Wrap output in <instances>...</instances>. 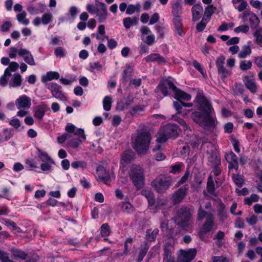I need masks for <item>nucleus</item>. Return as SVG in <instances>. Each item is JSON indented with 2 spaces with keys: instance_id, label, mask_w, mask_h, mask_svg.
Returning a JSON list of instances; mask_svg holds the SVG:
<instances>
[{
  "instance_id": "f257e3e1",
  "label": "nucleus",
  "mask_w": 262,
  "mask_h": 262,
  "mask_svg": "<svg viewBox=\"0 0 262 262\" xmlns=\"http://www.w3.org/2000/svg\"><path fill=\"white\" fill-rule=\"evenodd\" d=\"M198 104V109L204 113L195 111L191 114V118L200 126L205 129L213 130L216 127L217 122L212 114L214 110L211 105L205 97L203 93L199 92L195 99Z\"/></svg>"
},
{
  "instance_id": "f03ea898",
  "label": "nucleus",
  "mask_w": 262,
  "mask_h": 262,
  "mask_svg": "<svg viewBox=\"0 0 262 262\" xmlns=\"http://www.w3.org/2000/svg\"><path fill=\"white\" fill-rule=\"evenodd\" d=\"M191 216L189 208H181L178 210L177 215L174 217L175 222L183 229L190 232L192 230Z\"/></svg>"
},
{
  "instance_id": "7ed1b4c3",
  "label": "nucleus",
  "mask_w": 262,
  "mask_h": 262,
  "mask_svg": "<svg viewBox=\"0 0 262 262\" xmlns=\"http://www.w3.org/2000/svg\"><path fill=\"white\" fill-rule=\"evenodd\" d=\"M151 140L148 131H143L138 134L133 143V147L139 154L146 152Z\"/></svg>"
},
{
  "instance_id": "20e7f679",
  "label": "nucleus",
  "mask_w": 262,
  "mask_h": 262,
  "mask_svg": "<svg viewBox=\"0 0 262 262\" xmlns=\"http://www.w3.org/2000/svg\"><path fill=\"white\" fill-rule=\"evenodd\" d=\"M128 174L137 189L139 190L143 187L145 177L143 169L141 166L137 165H132Z\"/></svg>"
},
{
  "instance_id": "39448f33",
  "label": "nucleus",
  "mask_w": 262,
  "mask_h": 262,
  "mask_svg": "<svg viewBox=\"0 0 262 262\" xmlns=\"http://www.w3.org/2000/svg\"><path fill=\"white\" fill-rule=\"evenodd\" d=\"M172 183V178L170 176L160 175L151 183V187L158 193H165Z\"/></svg>"
},
{
  "instance_id": "423d86ee",
  "label": "nucleus",
  "mask_w": 262,
  "mask_h": 262,
  "mask_svg": "<svg viewBox=\"0 0 262 262\" xmlns=\"http://www.w3.org/2000/svg\"><path fill=\"white\" fill-rule=\"evenodd\" d=\"M225 57L223 55L218 57L215 61V64L217 69L218 74L220 75L222 79L229 77L232 74V70L227 69L225 67Z\"/></svg>"
},
{
  "instance_id": "0eeeda50",
  "label": "nucleus",
  "mask_w": 262,
  "mask_h": 262,
  "mask_svg": "<svg viewBox=\"0 0 262 262\" xmlns=\"http://www.w3.org/2000/svg\"><path fill=\"white\" fill-rule=\"evenodd\" d=\"M242 19L244 22L248 21L250 27L252 29H259L260 20L257 15L250 11H245L242 13Z\"/></svg>"
},
{
  "instance_id": "6e6552de",
  "label": "nucleus",
  "mask_w": 262,
  "mask_h": 262,
  "mask_svg": "<svg viewBox=\"0 0 262 262\" xmlns=\"http://www.w3.org/2000/svg\"><path fill=\"white\" fill-rule=\"evenodd\" d=\"M214 225V221L213 215H210L203 225L199 232V235L202 240H206L205 236L212 230Z\"/></svg>"
},
{
  "instance_id": "1a4fd4ad",
  "label": "nucleus",
  "mask_w": 262,
  "mask_h": 262,
  "mask_svg": "<svg viewBox=\"0 0 262 262\" xmlns=\"http://www.w3.org/2000/svg\"><path fill=\"white\" fill-rule=\"evenodd\" d=\"M96 14L98 16V21L102 23L105 21L107 16L106 6L105 4L96 1Z\"/></svg>"
},
{
  "instance_id": "9d476101",
  "label": "nucleus",
  "mask_w": 262,
  "mask_h": 262,
  "mask_svg": "<svg viewBox=\"0 0 262 262\" xmlns=\"http://www.w3.org/2000/svg\"><path fill=\"white\" fill-rule=\"evenodd\" d=\"M61 86L55 83H52L48 87L53 97L61 101H66L67 98L61 90Z\"/></svg>"
},
{
  "instance_id": "9b49d317",
  "label": "nucleus",
  "mask_w": 262,
  "mask_h": 262,
  "mask_svg": "<svg viewBox=\"0 0 262 262\" xmlns=\"http://www.w3.org/2000/svg\"><path fill=\"white\" fill-rule=\"evenodd\" d=\"M15 105L18 110L28 109L31 105V98L27 95H22L16 100Z\"/></svg>"
},
{
  "instance_id": "f8f14e48",
  "label": "nucleus",
  "mask_w": 262,
  "mask_h": 262,
  "mask_svg": "<svg viewBox=\"0 0 262 262\" xmlns=\"http://www.w3.org/2000/svg\"><path fill=\"white\" fill-rule=\"evenodd\" d=\"M196 251L191 249L188 251L181 250L178 259L180 262H190L195 256Z\"/></svg>"
},
{
  "instance_id": "ddd939ff",
  "label": "nucleus",
  "mask_w": 262,
  "mask_h": 262,
  "mask_svg": "<svg viewBox=\"0 0 262 262\" xmlns=\"http://www.w3.org/2000/svg\"><path fill=\"white\" fill-rule=\"evenodd\" d=\"M188 190V186L185 185L176 191L172 195V201L174 204L180 203L186 195Z\"/></svg>"
},
{
  "instance_id": "4468645a",
  "label": "nucleus",
  "mask_w": 262,
  "mask_h": 262,
  "mask_svg": "<svg viewBox=\"0 0 262 262\" xmlns=\"http://www.w3.org/2000/svg\"><path fill=\"white\" fill-rule=\"evenodd\" d=\"M225 158L228 163V168L229 169H234L238 170V165L237 156L234 153L231 151L225 155Z\"/></svg>"
},
{
  "instance_id": "2eb2a0df",
  "label": "nucleus",
  "mask_w": 262,
  "mask_h": 262,
  "mask_svg": "<svg viewBox=\"0 0 262 262\" xmlns=\"http://www.w3.org/2000/svg\"><path fill=\"white\" fill-rule=\"evenodd\" d=\"M18 54L23 57L25 61L31 66L35 65V60L31 53L26 49H20L18 50Z\"/></svg>"
},
{
  "instance_id": "dca6fc26",
  "label": "nucleus",
  "mask_w": 262,
  "mask_h": 262,
  "mask_svg": "<svg viewBox=\"0 0 262 262\" xmlns=\"http://www.w3.org/2000/svg\"><path fill=\"white\" fill-rule=\"evenodd\" d=\"M174 248L170 244H167L164 247L163 261L174 262L172 251Z\"/></svg>"
},
{
  "instance_id": "f3484780",
  "label": "nucleus",
  "mask_w": 262,
  "mask_h": 262,
  "mask_svg": "<svg viewBox=\"0 0 262 262\" xmlns=\"http://www.w3.org/2000/svg\"><path fill=\"white\" fill-rule=\"evenodd\" d=\"M159 88L164 96L168 94L167 88L172 90L173 92L177 88L173 83L169 79H165L159 85Z\"/></svg>"
},
{
  "instance_id": "a211bd4d",
  "label": "nucleus",
  "mask_w": 262,
  "mask_h": 262,
  "mask_svg": "<svg viewBox=\"0 0 262 262\" xmlns=\"http://www.w3.org/2000/svg\"><path fill=\"white\" fill-rule=\"evenodd\" d=\"M169 138H175L178 135V127L173 124H168L162 128Z\"/></svg>"
},
{
  "instance_id": "6ab92c4d",
  "label": "nucleus",
  "mask_w": 262,
  "mask_h": 262,
  "mask_svg": "<svg viewBox=\"0 0 262 262\" xmlns=\"http://www.w3.org/2000/svg\"><path fill=\"white\" fill-rule=\"evenodd\" d=\"M146 62H157L159 64H166L167 61L166 59L157 53L151 54L144 58Z\"/></svg>"
},
{
  "instance_id": "aec40b11",
  "label": "nucleus",
  "mask_w": 262,
  "mask_h": 262,
  "mask_svg": "<svg viewBox=\"0 0 262 262\" xmlns=\"http://www.w3.org/2000/svg\"><path fill=\"white\" fill-rule=\"evenodd\" d=\"M191 11L192 20L195 21L201 17L203 12V8L201 5L196 4L192 6Z\"/></svg>"
},
{
  "instance_id": "412c9836",
  "label": "nucleus",
  "mask_w": 262,
  "mask_h": 262,
  "mask_svg": "<svg viewBox=\"0 0 262 262\" xmlns=\"http://www.w3.org/2000/svg\"><path fill=\"white\" fill-rule=\"evenodd\" d=\"M46 110L45 105H37L34 108V117L39 120H41L45 115Z\"/></svg>"
},
{
  "instance_id": "4be33fe9",
  "label": "nucleus",
  "mask_w": 262,
  "mask_h": 262,
  "mask_svg": "<svg viewBox=\"0 0 262 262\" xmlns=\"http://www.w3.org/2000/svg\"><path fill=\"white\" fill-rule=\"evenodd\" d=\"M172 21L175 27L176 31L180 36H183L184 35V32L181 17L177 16L174 17Z\"/></svg>"
},
{
  "instance_id": "5701e85b",
  "label": "nucleus",
  "mask_w": 262,
  "mask_h": 262,
  "mask_svg": "<svg viewBox=\"0 0 262 262\" xmlns=\"http://www.w3.org/2000/svg\"><path fill=\"white\" fill-rule=\"evenodd\" d=\"M22 82V77L18 73L14 74L9 82V85L11 87H19Z\"/></svg>"
},
{
  "instance_id": "b1692460",
  "label": "nucleus",
  "mask_w": 262,
  "mask_h": 262,
  "mask_svg": "<svg viewBox=\"0 0 262 262\" xmlns=\"http://www.w3.org/2000/svg\"><path fill=\"white\" fill-rule=\"evenodd\" d=\"M59 78V74L57 72H49L46 73L41 77V81L43 83H46L48 81H51L53 79H58Z\"/></svg>"
},
{
  "instance_id": "393cba45",
  "label": "nucleus",
  "mask_w": 262,
  "mask_h": 262,
  "mask_svg": "<svg viewBox=\"0 0 262 262\" xmlns=\"http://www.w3.org/2000/svg\"><path fill=\"white\" fill-rule=\"evenodd\" d=\"M134 154L132 150L125 151L121 156V163L126 164L134 159Z\"/></svg>"
},
{
  "instance_id": "a878e982",
  "label": "nucleus",
  "mask_w": 262,
  "mask_h": 262,
  "mask_svg": "<svg viewBox=\"0 0 262 262\" xmlns=\"http://www.w3.org/2000/svg\"><path fill=\"white\" fill-rule=\"evenodd\" d=\"M173 93L174 94V98L177 100H180V99H183L188 101L191 99V96L190 95L177 88Z\"/></svg>"
},
{
  "instance_id": "bb28decb",
  "label": "nucleus",
  "mask_w": 262,
  "mask_h": 262,
  "mask_svg": "<svg viewBox=\"0 0 262 262\" xmlns=\"http://www.w3.org/2000/svg\"><path fill=\"white\" fill-rule=\"evenodd\" d=\"M157 141L158 143H164L165 142L168 138H169L165 132L164 131L163 128H161L158 133L156 136Z\"/></svg>"
},
{
  "instance_id": "cd10ccee",
  "label": "nucleus",
  "mask_w": 262,
  "mask_h": 262,
  "mask_svg": "<svg viewBox=\"0 0 262 262\" xmlns=\"http://www.w3.org/2000/svg\"><path fill=\"white\" fill-rule=\"evenodd\" d=\"M122 211L125 213H131L134 212L135 209L132 205L129 202H123L121 204Z\"/></svg>"
},
{
  "instance_id": "c85d7f7f",
  "label": "nucleus",
  "mask_w": 262,
  "mask_h": 262,
  "mask_svg": "<svg viewBox=\"0 0 262 262\" xmlns=\"http://www.w3.org/2000/svg\"><path fill=\"white\" fill-rule=\"evenodd\" d=\"M172 13L174 17H180L182 13V6L179 3H176L172 6Z\"/></svg>"
},
{
  "instance_id": "c756f323",
  "label": "nucleus",
  "mask_w": 262,
  "mask_h": 262,
  "mask_svg": "<svg viewBox=\"0 0 262 262\" xmlns=\"http://www.w3.org/2000/svg\"><path fill=\"white\" fill-rule=\"evenodd\" d=\"M251 53V49L250 46H244L238 53V57L241 58H245Z\"/></svg>"
},
{
  "instance_id": "7c9ffc66",
  "label": "nucleus",
  "mask_w": 262,
  "mask_h": 262,
  "mask_svg": "<svg viewBox=\"0 0 262 262\" xmlns=\"http://www.w3.org/2000/svg\"><path fill=\"white\" fill-rule=\"evenodd\" d=\"M138 19L136 17H126L123 19V25L124 27L128 29L129 28L133 25L136 24L138 23Z\"/></svg>"
},
{
  "instance_id": "2f4dec72",
  "label": "nucleus",
  "mask_w": 262,
  "mask_h": 262,
  "mask_svg": "<svg viewBox=\"0 0 262 262\" xmlns=\"http://www.w3.org/2000/svg\"><path fill=\"white\" fill-rule=\"evenodd\" d=\"M207 191L211 194H213L214 193V184L213 178L211 176H210L207 180Z\"/></svg>"
},
{
  "instance_id": "473e14b6",
  "label": "nucleus",
  "mask_w": 262,
  "mask_h": 262,
  "mask_svg": "<svg viewBox=\"0 0 262 262\" xmlns=\"http://www.w3.org/2000/svg\"><path fill=\"white\" fill-rule=\"evenodd\" d=\"M142 194L147 198L150 205H151L154 204V194L151 191L148 190H144L142 191Z\"/></svg>"
},
{
  "instance_id": "72a5a7b5",
  "label": "nucleus",
  "mask_w": 262,
  "mask_h": 262,
  "mask_svg": "<svg viewBox=\"0 0 262 262\" xmlns=\"http://www.w3.org/2000/svg\"><path fill=\"white\" fill-rule=\"evenodd\" d=\"M262 29H256L253 33L255 38V42L260 47H262Z\"/></svg>"
},
{
  "instance_id": "f704fd0d",
  "label": "nucleus",
  "mask_w": 262,
  "mask_h": 262,
  "mask_svg": "<svg viewBox=\"0 0 262 262\" xmlns=\"http://www.w3.org/2000/svg\"><path fill=\"white\" fill-rule=\"evenodd\" d=\"M210 215H213L212 213L205 211L202 205H200V207L198 210V218L199 220H202L204 217H206V219L209 217Z\"/></svg>"
},
{
  "instance_id": "c9c22d12",
  "label": "nucleus",
  "mask_w": 262,
  "mask_h": 262,
  "mask_svg": "<svg viewBox=\"0 0 262 262\" xmlns=\"http://www.w3.org/2000/svg\"><path fill=\"white\" fill-rule=\"evenodd\" d=\"M159 233V230L158 229H155L153 231L151 230H147L146 231V238L149 241H154L157 235Z\"/></svg>"
},
{
  "instance_id": "e433bc0d",
  "label": "nucleus",
  "mask_w": 262,
  "mask_h": 262,
  "mask_svg": "<svg viewBox=\"0 0 262 262\" xmlns=\"http://www.w3.org/2000/svg\"><path fill=\"white\" fill-rule=\"evenodd\" d=\"M26 12L25 11H22L20 13L17 15V20L24 24L25 25H27L29 23V20L26 18Z\"/></svg>"
},
{
  "instance_id": "4c0bfd02",
  "label": "nucleus",
  "mask_w": 262,
  "mask_h": 262,
  "mask_svg": "<svg viewBox=\"0 0 262 262\" xmlns=\"http://www.w3.org/2000/svg\"><path fill=\"white\" fill-rule=\"evenodd\" d=\"M112 99L110 96H105L103 101V108L106 111H108L111 108Z\"/></svg>"
},
{
  "instance_id": "58836bf2",
  "label": "nucleus",
  "mask_w": 262,
  "mask_h": 262,
  "mask_svg": "<svg viewBox=\"0 0 262 262\" xmlns=\"http://www.w3.org/2000/svg\"><path fill=\"white\" fill-rule=\"evenodd\" d=\"M252 65V62L250 60H242L239 63V68L242 71H246L250 69Z\"/></svg>"
},
{
  "instance_id": "ea45409f",
  "label": "nucleus",
  "mask_w": 262,
  "mask_h": 262,
  "mask_svg": "<svg viewBox=\"0 0 262 262\" xmlns=\"http://www.w3.org/2000/svg\"><path fill=\"white\" fill-rule=\"evenodd\" d=\"M259 200V196L256 194H252L250 197L246 198L244 200L245 203L249 206L251 205L253 202H256Z\"/></svg>"
},
{
  "instance_id": "a19ab883",
  "label": "nucleus",
  "mask_w": 262,
  "mask_h": 262,
  "mask_svg": "<svg viewBox=\"0 0 262 262\" xmlns=\"http://www.w3.org/2000/svg\"><path fill=\"white\" fill-rule=\"evenodd\" d=\"M97 171L99 172V178L100 180L104 183H106L108 182H109V180L110 179V177L108 174H106L105 176H101V172H105V170L104 169L103 167H99L97 169Z\"/></svg>"
},
{
  "instance_id": "79ce46f5",
  "label": "nucleus",
  "mask_w": 262,
  "mask_h": 262,
  "mask_svg": "<svg viewBox=\"0 0 262 262\" xmlns=\"http://www.w3.org/2000/svg\"><path fill=\"white\" fill-rule=\"evenodd\" d=\"M233 91L236 95H241L244 92V86L241 83H236L233 86Z\"/></svg>"
},
{
  "instance_id": "37998d69",
  "label": "nucleus",
  "mask_w": 262,
  "mask_h": 262,
  "mask_svg": "<svg viewBox=\"0 0 262 262\" xmlns=\"http://www.w3.org/2000/svg\"><path fill=\"white\" fill-rule=\"evenodd\" d=\"M13 255L15 258H20L23 260H25L27 257V254L24 251L19 250H13Z\"/></svg>"
},
{
  "instance_id": "c03bdc74",
  "label": "nucleus",
  "mask_w": 262,
  "mask_h": 262,
  "mask_svg": "<svg viewBox=\"0 0 262 262\" xmlns=\"http://www.w3.org/2000/svg\"><path fill=\"white\" fill-rule=\"evenodd\" d=\"M246 88L252 93H255L257 90V86L255 83L252 80H248L245 83Z\"/></svg>"
},
{
  "instance_id": "a18cd8bd",
  "label": "nucleus",
  "mask_w": 262,
  "mask_h": 262,
  "mask_svg": "<svg viewBox=\"0 0 262 262\" xmlns=\"http://www.w3.org/2000/svg\"><path fill=\"white\" fill-rule=\"evenodd\" d=\"M219 216L221 220L222 221L225 220L227 219V213L225 210V206L223 203H221L220 204V210L219 212Z\"/></svg>"
},
{
  "instance_id": "49530a36",
  "label": "nucleus",
  "mask_w": 262,
  "mask_h": 262,
  "mask_svg": "<svg viewBox=\"0 0 262 262\" xmlns=\"http://www.w3.org/2000/svg\"><path fill=\"white\" fill-rule=\"evenodd\" d=\"M38 156L40 160L43 162L53 160L46 152H43L39 149H38Z\"/></svg>"
},
{
  "instance_id": "de8ad7c7",
  "label": "nucleus",
  "mask_w": 262,
  "mask_h": 262,
  "mask_svg": "<svg viewBox=\"0 0 262 262\" xmlns=\"http://www.w3.org/2000/svg\"><path fill=\"white\" fill-rule=\"evenodd\" d=\"M148 250V248L147 247H144L141 248L139 250L138 257L137 258V261L138 262H141L143 260L144 257L146 255L147 251Z\"/></svg>"
},
{
  "instance_id": "09e8293b",
  "label": "nucleus",
  "mask_w": 262,
  "mask_h": 262,
  "mask_svg": "<svg viewBox=\"0 0 262 262\" xmlns=\"http://www.w3.org/2000/svg\"><path fill=\"white\" fill-rule=\"evenodd\" d=\"M110 234V228L108 224H103L101 227V234L102 236H108Z\"/></svg>"
},
{
  "instance_id": "8fccbe9b",
  "label": "nucleus",
  "mask_w": 262,
  "mask_h": 262,
  "mask_svg": "<svg viewBox=\"0 0 262 262\" xmlns=\"http://www.w3.org/2000/svg\"><path fill=\"white\" fill-rule=\"evenodd\" d=\"M8 70H5L4 75L0 78V84L2 86H6L8 83L7 78H9L11 74H9Z\"/></svg>"
},
{
  "instance_id": "3c124183",
  "label": "nucleus",
  "mask_w": 262,
  "mask_h": 262,
  "mask_svg": "<svg viewBox=\"0 0 262 262\" xmlns=\"http://www.w3.org/2000/svg\"><path fill=\"white\" fill-rule=\"evenodd\" d=\"M232 179L235 184L239 187H241L244 183V179L242 176L239 174H233Z\"/></svg>"
},
{
  "instance_id": "603ef678",
  "label": "nucleus",
  "mask_w": 262,
  "mask_h": 262,
  "mask_svg": "<svg viewBox=\"0 0 262 262\" xmlns=\"http://www.w3.org/2000/svg\"><path fill=\"white\" fill-rule=\"evenodd\" d=\"M54 164L53 160H50L47 162H43L40 165V168L42 171L50 170L51 168V165Z\"/></svg>"
},
{
  "instance_id": "864d4df0",
  "label": "nucleus",
  "mask_w": 262,
  "mask_h": 262,
  "mask_svg": "<svg viewBox=\"0 0 262 262\" xmlns=\"http://www.w3.org/2000/svg\"><path fill=\"white\" fill-rule=\"evenodd\" d=\"M53 15L51 13H45L41 18V22L43 25H47L50 23L52 19Z\"/></svg>"
},
{
  "instance_id": "5fc2aeb1",
  "label": "nucleus",
  "mask_w": 262,
  "mask_h": 262,
  "mask_svg": "<svg viewBox=\"0 0 262 262\" xmlns=\"http://www.w3.org/2000/svg\"><path fill=\"white\" fill-rule=\"evenodd\" d=\"M142 40L149 46L152 45L155 40V37L154 35L150 34L142 38Z\"/></svg>"
},
{
  "instance_id": "6e6d98bb",
  "label": "nucleus",
  "mask_w": 262,
  "mask_h": 262,
  "mask_svg": "<svg viewBox=\"0 0 262 262\" xmlns=\"http://www.w3.org/2000/svg\"><path fill=\"white\" fill-rule=\"evenodd\" d=\"M209 161L212 166H216L221 165L220 159L215 155H212L209 158Z\"/></svg>"
},
{
  "instance_id": "4d7b16f0",
  "label": "nucleus",
  "mask_w": 262,
  "mask_h": 262,
  "mask_svg": "<svg viewBox=\"0 0 262 262\" xmlns=\"http://www.w3.org/2000/svg\"><path fill=\"white\" fill-rule=\"evenodd\" d=\"M133 242V239L132 238H128L126 242L124 243V249L123 250V252L122 254H120L121 255H127L128 254V252L129 251V244L131 245Z\"/></svg>"
},
{
  "instance_id": "13d9d810",
  "label": "nucleus",
  "mask_w": 262,
  "mask_h": 262,
  "mask_svg": "<svg viewBox=\"0 0 262 262\" xmlns=\"http://www.w3.org/2000/svg\"><path fill=\"white\" fill-rule=\"evenodd\" d=\"M249 30V27L248 25H241L236 27L234 29V31L236 33L243 32L244 33H247Z\"/></svg>"
},
{
  "instance_id": "bf43d9fd",
  "label": "nucleus",
  "mask_w": 262,
  "mask_h": 262,
  "mask_svg": "<svg viewBox=\"0 0 262 262\" xmlns=\"http://www.w3.org/2000/svg\"><path fill=\"white\" fill-rule=\"evenodd\" d=\"M175 121H177L182 125L183 129L185 131L189 130L190 131V127L187 125L186 123L182 119L178 118L177 116L172 117Z\"/></svg>"
},
{
  "instance_id": "052dcab7",
  "label": "nucleus",
  "mask_w": 262,
  "mask_h": 262,
  "mask_svg": "<svg viewBox=\"0 0 262 262\" xmlns=\"http://www.w3.org/2000/svg\"><path fill=\"white\" fill-rule=\"evenodd\" d=\"M19 67V64L16 62H12L9 64V67L6 69L8 70V73L9 74H11L10 72H15L16 71Z\"/></svg>"
},
{
  "instance_id": "680f3d73",
  "label": "nucleus",
  "mask_w": 262,
  "mask_h": 262,
  "mask_svg": "<svg viewBox=\"0 0 262 262\" xmlns=\"http://www.w3.org/2000/svg\"><path fill=\"white\" fill-rule=\"evenodd\" d=\"M83 141L80 139H73L69 141V145L73 148H76Z\"/></svg>"
},
{
  "instance_id": "e2e57ef3",
  "label": "nucleus",
  "mask_w": 262,
  "mask_h": 262,
  "mask_svg": "<svg viewBox=\"0 0 262 262\" xmlns=\"http://www.w3.org/2000/svg\"><path fill=\"white\" fill-rule=\"evenodd\" d=\"M71 165L74 168H77L78 167L85 168L86 167V163L84 161H77L72 162Z\"/></svg>"
},
{
  "instance_id": "0e129e2a",
  "label": "nucleus",
  "mask_w": 262,
  "mask_h": 262,
  "mask_svg": "<svg viewBox=\"0 0 262 262\" xmlns=\"http://www.w3.org/2000/svg\"><path fill=\"white\" fill-rule=\"evenodd\" d=\"M74 135L78 136V139H82V140H85L86 139L84 130L82 129L76 128Z\"/></svg>"
},
{
  "instance_id": "69168bd1",
  "label": "nucleus",
  "mask_w": 262,
  "mask_h": 262,
  "mask_svg": "<svg viewBox=\"0 0 262 262\" xmlns=\"http://www.w3.org/2000/svg\"><path fill=\"white\" fill-rule=\"evenodd\" d=\"M189 171L188 170H187L184 175L181 178L180 180L178 182L177 184L176 185V187H179L181 185L184 184L185 183L188 179V178L189 177Z\"/></svg>"
},
{
  "instance_id": "338daca9",
  "label": "nucleus",
  "mask_w": 262,
  "mask_h": 262,
  "mask_svg": "<svg viewBox=\"0 0 262 262\" xmlns=\"http://www.w3.org/2000/svg\"><path fill=\"white\" fill-rule=\"evenodd\" d=\"M132 72V68L130 66L127 67L123 71L122 78L126 80L131 75Z\"/></svg>"
},
{
  "instance_id": "774afa93",
  "label": "nucleus",
  "mask_w": 262,
  "mask_h": 262,
  "mask_svg": "<svg viewBox=\"0 0 262 262\" xmlns=\"http://www.w3.org/2000/svg\"><path fill=\"white\" fill-rule=\"evenodd\" d=\"M246 222L250 225H254L256 224L258 221L257 217L255 215H252L249 217L246 218Z\"/></svg>"
}]
</instances>
